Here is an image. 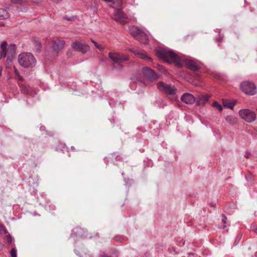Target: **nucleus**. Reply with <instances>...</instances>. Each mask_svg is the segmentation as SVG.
Masks as SVG:
<instances>
[{"label":"nucleus","mask_w":257,"mask_h":257,"mask_svg":"<svg viewBox=\"0 0 257 257\" xmlns=\"http://www.w3.org/2000/svg\"><path fill=\"white\" fill-rule=\"evenodd\" d=\"M144 75L151 81H155L159 78V75L149 67H144L142 68Z\"/></svg>","instance_id":"0eeeda50"},{"label":"nucleus","mask_w":257,"mask_h":257,"mask_svg":"<svg viewBox=\"0 0 257 257\" xmlns=\"http://www.w3.org/2000/svg\"><path fill=\"white\" fill-rule=\"evenodd\" d=\"M212 105L213 107H216L219 111H221L222 110L223 108L222 105L217 102L214 101Z\"/></svg>","instance_id":"4be33fe9"},{"label":"nucleus","mask_w":257,"mask_h":257,"mask_svg":"<svg viewBox=\"0 0 257 257\" xmlns=\"http://www.w3.org/2000/svg\"><path fill=\"white\" fill-rule=\"evenodd\" d=\"M131 35L137 40L144 44L148 43V38L147 35L139 27L131 26L129 27Z\"/></svg>","instance_id":"7ed1b4c3"},{"label":"nucleus","mask_w":257,"mask_h":257,"mask_svg":"<svg viewBox=\"0 0 257 257\" xmlns=\"http://www.w3.org/2000/svg\"><path fill=\"white\" fill-rule=\"evenodd\" d=\"M241 238V236L240 235H238L235 239V242H234V244L236 245L238 242L240 240Z\"/></svg>","instance_id":"2f4dec72"},{"label":"nucleus","mask_w":257,"mask_h":257,"mask_svg":"<svg viewBox=\"0 0 257 257\" xmlns=\"http://www.w3.org/2000/svg\"><path fill=\"white\" fill-rule=\"evenodd\" d=\"M18 61L20 65L25 67H33L36 64V59L30 53H23L19 55Z\"/></svg>","instance_id":"f03ea898"},{"label":"nucleus","mask_w":257,"mask_h":257,"mask_svg":"<svg viewBox=\"0 0 257 257\" xmlns=\"http://www.w3.org/2000/svg\"><path fill=\"white\" fill-rule=\"evenodd\" d=\"M9 17V14L6 10L0 8V19H8Z\"/></svg>","instance_id":"a211bd4d"},{"label":"nucleus","mask_w":257,"mask_h":257,"mask_svg":"<svg viewBox=\"0 0 257 257\" xmlns=\"http://www.w3.org/2000/svg\"><path fill=\"white\" fill-rule=\"evenodd\" d=\"M127 18V16L124 13V12L120 10H115L113 19L122 25L126 24V19Z\"/></svg>","instance_id":"1a4fd4ad"},{"label":"nucleus","mask_w":257,"mask_h":257,"mask_svg":"<svg viewBox=\"0 0 257 257\" xmlns=\"http://www.w3.org/2000/svg\"><path fill=\"white\" fill-rule=\"evenodd\" d=\"M182 102L187 104H192L196 100L195 97L189 93H184L181 97Z\"/></svg>","instance_id":"ddd939ff"},{"label":"nucleus","mask_w":257,"mask_h":257,"mask_svg":"<svg viewBox=\"0 0 257 257\" xmlns=\"http://www.w3.org/2000/svg\"><path fill=\"white\" fill-rule=\"evenodd\" d=\"M223 106L230 109H233L234 106V103L231 101H225L223 102Z\"/></svg>","instance_id":"6ab92c4d"},{"label":"nucleus","mask_w":257,"mask_h":257,"mask_svg":"<svg viewBox=\"0 0 257 257\" xmlns=\"http://www.w3.org/2000/svg\"><path fill=\"white\" fill-rule=\"evenodd\" d=\"M11 257H17V249L15 248H13L10 251Z\"/></svg>","instance_id":"393cba45"},{"label":"nucleus","mask_w":257,"mask_h":257,"mask_svg":"<svg viewBox=\"0 0 257 257\" xmlns=\"http://www.w3.org/2000/svg\"><path fill=\"white\" fill-rule=\"evenodd\" d=\"M17 77H18V79L20 81H24V78L20 75L19 76H18Z\"/></svg>","instance_id":"f704fd0d"},{"label":"nucleus","mask_w":257,"mask_h":257,"mask_svg":"<svg viewBox=\"0 0 257 257\" xmlns=\"http://www.w3.org/2000/svg\"><path fill=\"white\" fill-rule=\"evenodd\" d=\"M109 57L116 63H120L124 61L128 60V56L120 53H113L111 52L108 54Z\"/></svg>","instance_id":"6e6552de"},{"label":"nucleus","mask_w":257,"mask_h":257,"mask_svg":"<svg viewBox=\"0 0 257 257\" xmlns=\"http://www.w3.org/2000/svg\"><path fill=\"white\" fill-rule=\"evenodd\" d=\"M3 69V67L2 66H0V76L2 75V72Z\"/></svg>","instance_id":"58836bf2"},{"label":"nucleus","mask_w":257,"mask_h":257,"mask_svg":"<svg viewBox=\"0 0 257 257\" xmlns=\"http://www.w3.org/2000/svg\"><path fill=\"white\" fill-rule=\"evenodd\" d=\"M14 3L18 4V3H23L26 2V0H10Z\"/></svg>","instance_id":"c85d7f7f"},{"label":"nucleus","mask_w":257,"mask_h":257,"mask_svg":"<svg viewBox=\"0 0 257 257\" xmlns=\"http://www.w3.org/2000/svg\"><path fill=\"white\" fill-rule=\"evenodd\" d=\"M100 257H110V256L104 254H102L101 256H100Z\"/></svg>","instance_id":"ea45409f"},{"label":"nucleus","mask_w":257,"mask_h":257,"mask_svg":"<svg viewBox=\"0 0 257 257\" xmlns=\"http://www.w3.org/2000/svg\"><path fill=\"white\" fill-rule=\"evenodd\" d=\"M121 174H122V175H124V173H123V172H122V173H121Z\"/></svg>","instance_id":"49530a36"},{"label":"nucleus","mask_w":257,"mask_h":257,"mask_svg":"<svg viewBox=\"0 0 257 257\" xmlns=\"http://www.w3.org/2000/svg\"><path fill=\"white\" fill-rule=\"evenodd\" d=\"M135 54L138 55L140 58L145 60L148 61H152V58L149 57L146 54L143 53L141 50H132Z\"/></svg>","instance_id":"dca6fc26"},{"label":"nucleus","mask_w":257,"mask_h":257,"mask_svg":"<svg viewBox=\"0 0 257 257\" xmlns=\"http://www.w3.org/2000/svg\"><path fill=\"white\" fill-rule=\"evenodd\" d=\"M5 239L7 241L8 243L9 244H12L14 238L12 237V236L10 234L7 235L5 236Z\"/></svg>","instance_id":"5701e85b"},{"label":"nucleus","mask_w":257,"mask_h":257,"mask_svg":"<svg viewBox=\"0 0 257 257\" xmlns=\"http://www.w3.org/2000/svg\"><path fill=\"white\" fill-rule=\"evenodd\" d=\"M64 19L67 21H70L72 20H75L76 19V17H73L72 18L68 17V16H65L64 17Z\"/></svg>","instance_id":"c756f323"},{"label":"nucleus","mask_w":257,"mask_h":257,"mask_svg":"<svg viewBox=\"0 0 257 257\" xmlns=\"http://www.w3.org/2000/svg\"><path fill=\"white\" fill-rule=\"evenodd\" d=\"M65 42L60 39L54 40L52 42V48L53 50L58 53L63 47Z\"/></svg>","instance_id":"f8f14e48"},{"label":"nucleus","mask_w":257,"mask_h":257,"mask_svg":"<svg viewBox=\"0 0 257 257\" xmlns=\"http://www.w3.org/2000/svg\"><path fill=\"white\" fill-rule=\"evenodd\" d=\"M156 54L158 57L169 63H174L178 66L181 65L179 57L172 50L159 47L156 49Z\"/></svg>","instance_id":"f257e3e1"},{"label":"nucleus","mask_w":257,"mask_h":257,"mask_svg":"<svg viewBox=\"0 0 257 257\" xmlns=\"http://www.w3.org/2000/svg\"><path fill=\"white\" fill-rule=\"evenodd\" d=\"M14 73L17 76L20 75L19 71L15 67H14Z\"/></svg>","instance_id":"473e14b6"},{"label":"nucleus","mask_w":257,"mask_h":257,"mask_svg":"<svg viewBox=\"0 0 257 257\" xmlns=\"http://www.w3.org/2000/svg\"><path fill=\"white\" fill-rule=\"evenodd\" d=\"M71 149H72V150H74V147H71Z\"/></svg>","instance_id":"37998d69"},{"label":"nucleus","mask_w":257,"mask_h":257,"mask_svg":"<svg viewBox=\"0 0 257 257\" xmlns=\"http://www.w3.org/2000/svg\"><path fill=\"white\" fill-rule=\"evenodd\" d=\"M173 251V252H174L175 253H177V252H176V248H175V247H172V249H171V250H170V251Z\"/></svg>","instance_id":"c9c22d12"},{"label":"nucleus","mask_w":257,"mask_h":257,"mask_svg":"<svg viewBox=\"0 0 257 257\" xmlns=\"http://www.w3.org/2000/svg\"><path fill=\"white\" fill-rule=\"evenodd\" d=\"M75 251H76V250H75ZM76 254H77L78 255V253L77 252H75Z\"/></svg>","instance_id":"de8ad7c7"},{"label":"nucleus","mask_w":257,"mask_h":257,"mask_svg":"<svg viewBox=\"0 0 257 257\" xmlns=\"http://www.w3.org/2000/svg\"><path fill=\"white\" fill-rule=\"evenodd\" d=\"M248 155H246V157L247 158H248Z\"/></svg>","instance_id":"a18cd8bd"},{"label":"nucleus","mask_w":257,"mask_h":257,"mask_svg":"<svg viewBox=\"0 0 257 257\" xmlns=\"http://www.w3.org/2000/svg\"><path fill=\"white\" fill-rule=\"evenodd\" d=\"M221 39H218L217 40V42H220V41H221Z\"/></svg>","instance_id":"79ce46f5"},{"label":"nucleus","mask_w":257,"mask_h":257,"mask_svg":"<svg viewBox=\"0 0 257 257\" xmlns=\"http://www.w3.org/2000/svg\"><path fill=\"white\" fill-rule=\"evenodd\" d=\"M22 91L25 94H29L30 93V88L24 85H22L21 86Z\"/></svg>","instance_id":"aec40b11"},{"label":"nucleus","mask_w":257,"mask_h":257,"mask_svg":"<svg viewBox=\"0 0 257 257\" xmlns=\"http://www.w3.org/2000/svg\"><path fill=\"white\" fill-rule=\"evenodd\" d=\"M241 90L246 94L254 95L256 93V87L254 84L250 81H245L241 83Z\"/></svg>","instance_id":"20e7f679"},{"label":"nucleus","mask_w":257,"mask_h":257,"mask_svg":"<svg viewBox=\"0 0 257 257\" xmlns=\"http://www.w3.org/2000/svg\"><path fill=\"white\" fill-rule=\"evenodd\" d=\"M4 244L0 241V251H2L4 249Z\"/></svg>","instance_id":"72a5a7b5"},{"label":"nucleus","mask_w":257,"mask_h":257,"mask_svg":"<svg viewBox=\"0 0 257 257\" xmlns=\"http://www.w3.org/2000/svg\"><path fill=\"white\" fill-rule=\"evenodd\" d=\"M91 42L94 44L95 46L99 50H103L104 49L103 47L100 44H98L94 40H91Z\"/></svg>","instance_id":"a878e982"},{"label":"nucleus","mask_w":257,"mask_h":257,"mask_svg":"<svg viewBox=\"0 0 257 257\" xmlns=\"http://www.w3.org/2000/svg\"><path fill=\"white\" fill-rule=\"evenodd\" d=\"M120 238L119 237H118V236L115 237V239L116 241H119L120 240Z\"/></svg>","instance_id":"4c0bfd02"},{"label":"nucleus","mask_w":257,"mask_h":257,"mask_svg":"<svg viewBox=\"0 0 257 257\" xmlns=\"http://www.w3.org/2000/svg\"><path fill=\"white\" fill-rule=\"evenodd\" d=\"M185 65L192 71H197L200 69V65L198 62L194 60L186 59L184 60Z\"/></svg>","instance_id":"9b49d317"},{"label":"nucleus","mask_w":257,"mask_h":257,"mask_svg":"<svg viewBox=\"0 0 257 257\" xmlns=\"http://www.w3.org/2000/svg\"><path fill=\"white\" fill-rule=\"evenodd\" d=\"M72 47L75 50L81 52L83 54L86 53L89 50V46L86 44L75 42L72 44Z\"/></svg>","instance_id":"9d476101"},{"label":"nucleus","mask_w":257,"mask_h":257,"mask_svg":"<svg viewBox=\"0 0 257 257\" xmlns=\"http://www.w3.org/2000/svg\"><path fill=\"white\" fill-rule=\"evenodd\" d=\"M85 236L84 230L80 227H77L73 230L71 233L70 237H81Z\"/></svg>","instance_id":"2eb2a0df"},{"label":"nucleus","mask_w":257,"mask_h":257,"mask_svg":"<svg viewBox=\"0 0 257 257\" xmlns=\"http://www.w3.org/2000/svg\"><path fill=\"white\" fill-rule=\"evenodd\" d=\"M226 121L230 124H233L235 122V118L231 115H227L225 117Z\"/></svg>","instance_id":"412c9836"},{"label":"nucleus","mask_w":257,"mask_h":257,"mask_svg":"<svg viewBox=\"0 0 257 257\" xmlns=\"http://www.w3.org/2000/svg\"><path fill=\"white\" fill-rule=\"evenodd\" d=\"M209 96L207 94H200L196 98L195 101L198 105H204L209 100Z\"/></svg>","instance_id":"4468645a"},{"label":"nucleus","mask_w":257,"mask_h":257,"mask_svg":"<svg viewBox=\"0 0 257 257\" xmlns=\"http://www.w3.org/2000/svg\"><path fill=\"white\" fill-rule=\"evenodd\" d=\"M188 254H189V255H194V253H193V252H190Z\"/></svg>","instance_id":"a19ab883"},{"label":"nucleus","mask_w":257,"mask_h":257,"mask_svg":"<svg viewBox=\"0 0 257 257\" xmlns=\"http://www.w3.org/2000/svg\"><path fill=\"white\" fill-rule=\"evenodd\" d=\"M240 116L246 121L251 122L256 118L255 113L248 109H242L239 111Z\"/></svg>","instance_id":"39448f33"},{"label":"nucleus","mask_w":257,"mask_h":257,"mask_svg":"<svg viewBox=\"0 0 257 257\" xmlns=\"http://www.w3.org/2000/svg\"><path fill=\"white\" fill-rule=\"evenodd\" d=\"M43 127H41L40 130H43Z\"/></svg>","instance_id":"c03bdc74"},{"label":"nucleus","mask_w":257,"mask_h":257,"mask_svg":"<svg viewBox=\"0 0 257 257\" xmlns=\"http://www.w3.org/2000/svg\"><path fill=\"white\" fill-rule=\"evenodd\" d=\"M177 244L180 246H182L185 244V241H184L183 239L180 240V241L177 240Z\"/></svg>","instance_id":"cd10ccee"},{"label":"nucleus","mask_w":257,"mask_h":257,"mask_svg":"<svg viewBox=\"0 0 257 257\" xmlns=\"http://www.w3.org/2000/svg\"><path fill=\"white\" fill-rule=\"evenodd\" d=\"M16 49V46L15 45L11 44L9 47V51L10 52L11 55H13L15 54V50Z\"/></svg>","instance_id":"b1692460"},{"label":"nucleus","mask_w":257,"mask_h":257,"mask_svg":"<svg viewBox=\"0 0 257 257\" xmlns=\"http://www.w3.org/2000/svg\"><path fill=\"white\" fill-rule=\"evenodd\" d=\"M222 218V221L225 224L226 223V219L227 218L224 214H222L221 215Z\"/></svg>","instance_id":"7c9ffc66"},{"label":"nucleus","mask_w":257,"mask_h":257,"mask_svg":"<svg viewBox=\"0 0 257 257\" xmlns=\"http://www.w3.org/2000/svg\"><path fill=\"white\" fill-rule=\"evenodd\" d=\"M159 67H160V70L161 71H163L164 70V68L163 66L159 65Z\"/></svg>","instance_id":"e433bc0d"},{"label":"nucleus","mask_w":257,"mask_h":257,"mask_svg":"<svg viewBox=\"0 0 257 257\" xmlns=\"http://www.w3.org/2000/svg\"><path fill=\"white\" fill-rule=\"evenodd\" d=\"M157 87L158 89L168 95H174L176 93V89L173 85L159 82L157 83Z\"/></svg>","instance_id":"423d86ee"},{"label":"nucleus","mask_w":257,"mask_h":257,"mask_svg":"<svg viewBox=\"0 0 257 257\" xmlns=\"http://www.w3.org/2000/svg\"><path fill=\"white\" fill-rule=\"evenodd\" d=\"M7 43L6 41L3 42L1 44V49L2 51H0V59L2 58V57H6L7 55Z\"/></svg>","instance_id":"f3484780"},{"label":"nucleus","mask_w":257,"mask_h":257,"mask_svg":"<svg viewBox=\"0 0 257 257\" xmlns=\"http://www.w3.org/2000/svg\"><path fill=\"white\" fill-rule=\"evenodd\" d=\"M7 233V229L2 224H0V234H4Z\"/></svg>","instance_id":"bb28decb"}]
</instances>
